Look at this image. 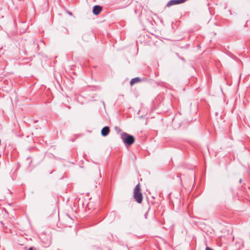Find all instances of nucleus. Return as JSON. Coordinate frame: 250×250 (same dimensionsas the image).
Wrapping results in <instances>:
<instances>
[{"label": "nucleus", "mask_w": 250, "mask_h": 250, "mask_svg": "<svg viewBox=\"0 0 250 250\" xmlns=\"http://www.w3.org/2000/svg\"><path fill=\"white\" fill-rule=\"evenodd\" d=\"M187 0H170L167 4V7H170L172 5H176L184 3Z\"/></svg>", "instance_id": "7ed1b4c3"}, {"label": "nucleus", "mask_w": 250, "mask_h": 250, "mask_svg": "<svg viewBox=\"0 0 250 250\" xmlns=\"http://www.w3.org/2000/svg\"><path fill=\"white\" fill-rule=\"evenodd\" d=\"M206 250H213L211 248H209V247H206Z\"/></svg>", "instance_id": "0eeeda50"}, {"label": "nucleus", "mask_w": 250, "mask_h": 250, "mask_svg": "<svg viewBox=\"0 0 250 250\" xmlns=\"http://www.w3.org/2000/svg\"><path fill=\"white\" fill-rule=\"evenodd\" d=\"M28 250H33V249L32 248H30Z\"/></svg>", "instance_id": "6e6552de"}, {"label": "nucleus", "mask_w": 250, "mask_h": 250, "mask_svg": "<svg viewBox=\"0 0 250 250\" xmlns=\"http://www.w3.org/2000/svg\"><path fill=\"white\" fill-rule=\"evenodd\" d=\"M109 128L108 126H105L101 130V134L103 136H106L109 132Z\"/></svg>", "instance_id": "39448f33"}, {"label": "nucleus", "mask_w": 250, "mask_h": 250, "mask_svg": "<svg viewBox=\"0 0 250 250\" xmlns=\"http://www.w3.org/2000/svg\"><path fill=\"white\" fill-rule=\"evenodd\" d=\"M141 81V80L138 77H136V78H133L132 79L130 82V84L131 85H133L134 84L137 83H138L139 82Z\"/></svg>", "instance_id": "423d86ee"}, {"label": "nucleus", "mask_w": 250, "mask_h": 250, "mask_svg": "<svg viewBox=\"0 0 250 250\" xmlns=\"http://www.w3.org/2000/svg\"><path fill=\"white\" fill-rule=\"evenodd\" d=\"M102 10V7L99 5H95L93 8V13L97 15L100 13Z\"/></svg>", "instance_id": "20e7f679"}, {"label": "nucleus", "mask_w": 250, "mask_h": 250, "mask_svg": "<svg viewBox=\"0 0 250 250\" xmlns=\"http://www.w3.org/2000/svg\"><path fill=\"white\" fill-rule=\"evenodd\" d=\"M121 138L123 140V142L125 144L128 145H132L135 141L134 137L126 133H123L121 134Z\"/></svg>", "instance_id": "f03ea898"}, {"label": "nucleus", "mask_w": 250, "mask_h": 250, "mask_svg": "<svg viewBox=\"0 0 250 250\" xmlns=\"http://www.w3.org/2000/svg\"><path fill=\"white\" fill-rule=\"evenodd\" d=\"M241 181H242V180H241V179H240V180H239V182L241 183Z\"/></svg>", "instance_id": "1a4fd4ad"}, {"label": "nucleus", "mask_w": 250, "mask_h": 250, "mask_svg": "<svg viewBox=\"0 0 250 250\" xmlns=\"http://www.w3.org/2000/svg\"><path fill=\"white\" fill-rule=\"evenodd\" d=\"M133 197L135 201L140 204L143 200V195L141 192V186L140 184H138L134 189Z\"/></svg>", "instance_id": "f257e3e1"}]
</instances>
